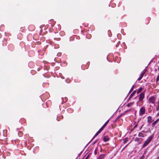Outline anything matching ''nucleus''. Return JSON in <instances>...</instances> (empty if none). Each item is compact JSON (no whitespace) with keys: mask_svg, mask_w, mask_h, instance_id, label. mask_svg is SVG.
<instances>
[{"mask_svg":"<svg viewBox=\"0 0 159 159\" xmlns=\"http://www.w3.org/2000/svg\"><path fill=\"white\" fill-rule=\"evenodd\" d=\"M153 137L154 134H153L148 137L147 139L145 141L144 143L142 146V148H143L147 146L151 141Z\"/></svg>","mask_w":159,"mask_h":159,"instance_id":"nucleus-1","label":"nucleus"},{"mask_svg":"<svg viewBox=\"0 0 159 159\" xmlns=\"http://www.w3.org/2000/svg\"><path fill=\"white\" fill-rule=\"evenodd\" d=\"M146 109L143 107H142L140 109L139 115L140 116H142L145 113Z\"/></svg>","mask_w":159,"mask_h":159,"instance_id":"nucleus-2","label":"nucleus"},{"mask_svg":"<svg viewBox=\"0 0 159 159\" xmlns=\"http://www.w3.org/2000/svg\"><path fill=\"white\" fill-rule=\"evenodd\" d=\"M139 100L143 101L145 97V94L143 92L141 93L139 95Z\"/></svg>","mask_w":159,"mask_h":159,"instance_id":"nucleus-3","label":"nucleus"},{"mask_svg":"<svg viewBox=\"0 0 159 159\" xmlns=\"http://www.w3.org/2000/svg\"><path fill=\"white\" fill-rule=\"evenodd\" d=\"M149 102L150 103L154 104L155 103V98L154 96H152L149 98Z\"/></svg>","mask_w":159,"mask_h":159,"instance_id":"nucleus-4","label":"nucleus"},{"mask_svg":"<svg viewBox=\"0 0 159 159\" xmlns=\"http://www.w3.org/2000/svg\"><path fill=\"white\" fill-rule=\"evenodd\" d=\"M110 139V138L108 136H105L104 137L103 140L105 142L108 141Z\"/></svg>","mask_w":159,"mask_h":159,"instance_id":"nucleus-5","label":"nucleus"},{"mask_svg":"<svg viewBox=\"0 0 159 159\" xmlns=\"http://www.w3.org/2000/svg\"><path fill=\"white\" fill-rule=\"evenodd\" d=\"M143 103V101H139H139L137 102V106H140L142 105Z\"/></svg>","mask_w":159,"mask_h":159,"instance_id":"nucleus-6","label":"nucleus"},{"mask_svg":"<svg viewBox=\"0 0 159 159\" xmlns=\"http://www.w3.org/2000/svg\"><path fill=\"white\" fill-rule=\"evenodd\" d=\"M147 122L150 123L152 122V118L151 116H149L147 117Z\"/></svg>","mask_w":159,"mask_h":159,"instance_id":"nucleus-7","label":"nucleus"},{"mask_svg":"<svg viewBox=\"0 0 159 159\" xmlns=\"http://www.w3.org/2000/svg\"><path fill=\"white\" fill-rule=\"evenodd\" d=\"M136 90H134L132 93L130 95L129 97V98H131L136 93Z\"/></svg>","mask_w":159,"mask_h":159,"instance_id":"nucleus-8","label":"nucleus"},{"mask_svg":"<svg viewBox=\"0 0 159 159\" xmlns=\"http://www.w3.org/2000/svg\"><path fill=\"white\" fill-rule=\"evenodd\" d=\"M109 121V120H107L105 123L103 125L102 127V128L103 129L107 125V124L108 123V122Z\"/></svg>","mask_w":159,"mask_h":159,"instance_id":"nucleus-9","label":"nucleus"},{"mask_svg":"<svg viewBox=\"0 0 159 159\" xmlns=\"http://www.w3.org/2000/svg\"><path fill=\"white\" fill-rule=\"evenodd\" d=\"M138 136L139 137H144V134L142 132H139V133L138 134Z\"/></svg>","mask_w":159,"mask_h":159,"instance_id":"nucleus-10","label":"nucleus"},{"mask_svg":"<svg viewBox=\"0 0 159 159\" xmlns=\"http://www.w3.org/2000/svg\"><path fill=\"white\" fill-rule=\"evenodd\" d=\"M104 154H102L99 156L98 159H103L104 158Z\"/></svg>","mask_w":159,"mask_h":159,"instance_id":"nucleus-11","label":"nucleus"},{"mask_svg":"<svg viewBox=\"0 0 159 159\" xmlns=\"http://www.w3.org/2000/svg\"><path fill=\"white\" fill-rule=\"evenodd\" d=\"M145 72H146V71L145 70V71L143 70V71H142L141 72V74L140 75V76L141 77H142L143 78V77L144 75L145 74Z\"/></svg>","mask_w":159,"mask_h":159,"instance_id":"nucleus-12","label":"nucleus"},{"mask_svg":"<svg viewBox=\"0 0 159 159\" xmlns=\"http://www.w3.org/2000/svg\"><path fill=\"white\" fill-rule=\"evenodd\" d=\"M143 90L142 88H140L137 91V93L139 94Z\"/></svg>","mask_w":159,"mask_h":159,"instance_id":"nucleus-13","label":"nucleus"},{"mask_svg":"<svg viewBox=\"0 0 159 159\" xmlns=\"http://www.w3.org/2000/svg\"><path fill=\"white\" fill-rule=\"evenodd\" d=\"M134 104L133 102H130V103L127 104V106L129 107H131V106Z\"/></svg>","mask_w":159,"mask_h":159,"instance_id":"nucleus-14","label":"nucleus"},{"mask_svg":"<svg viewBox=\"0 0 159 159\" xmlns=\"http://www.w3.org/2000/svg\"><path fill=\"white\" fill-rule=\"evenodd\" d=\"M159 119H157L156 120H155L154 122L152 123V125H154L155 124H156L159 121Z\"/></svg>","mask_w":159,"mask_h":159,"instance_id":"nucleus-15","label":"nucleus"},{"mask_svg":"<svg viewBox=\"0 0 159 159\" xmlns=\"http://www.w3.org/2000/svg\"><path fill=\"white\" fill-rule=\"evenodd\" d=\"M124 143H126L128 141V139L127 138H126L123 139Z\"/></svg>","mask_w":159,"mask_h":159,"instance_id":"nucleus-16","label":"nucleus"},{"mask_svg":"<svg viewBox=\"0 0 159 159\" xmlns=\"http://www.w3.org/2000/svg\"><path fill=\"white\" fill-rule=\"evenodd\" d=\"M134 85H133L131 87L130 90L129 92V93H130L134 89Z\"/></svg>","mask_w":159,"mask_h":159,"instance_id":"nucleus-17","label":"nucleus"},{"mask_svg":"<svg viewBox=\"0 0 159 159\" xmlns=\"http://www.w3.org/2000/svg\"><path fill=\"white\" fill-rule=\"evenodd\" d=\"M103 129H104L101 127L98 132L100 133Z\"/></svg>","mask_w":159,"mask_h":159,"instance_id":"nucleus-18","label":"nucleus"},{"mask_svg":"<svg viewBox=\"0 0 159 159\" xmlns=\"http://www.w3.org/2000/svg\"><path fill=\"white\" fill-rule=\"evenodd\" d=\"M139 140V139L138 137L134 139V141L136 142L138 141Z\"/></svg>","mask_w":159,"mask_h":159,"instance_id":"nucleus-19","label":"nucleus"},{"mask_svg":"<svg viewBox=\"0 0 159 159\" xmlns=\"http://www.w3.org/2000/svg\"><path fill=\"white\" fill-rule=\"evenodd\" d=\"M100 133L98 132H97L93 137V138H94V137H96Z\"/></svg>","mask_w":159,"mask_h":159,"instance_id":"nucleus-20","label":"nucleus"},{"mask_svg":"<svg viewBox=\"0 0 159 159\" xmlns=\"http://www.w3.org/2000/svg\"><path fill=\"white\" fill-rule=\"evenodd\" d=\"M159 80V75H158L156 78V82H158Z\"/></svg>","mask_w":159,"mask_h":159,"instance_id":"nucleus-21","label":"nucleus"},{"mask_svg":"<svg viewBox=\"0 0 159 159\" xmlns=\"http://www.w3.org/2000/svg\"><path fill=\"white\" fill-rule=\"evenodd\" d=\"M139 122V121H138L137 124L134 125V129H135V128H136L137 127L138 125V123Z\"/></svg>","mask_w":159,"mask_h":159,"instance_id":"nucleus-22","label":"nucleus"},{"mask_svg":"<svg viewBox=\"0 0 159 159\" xmlns=\"http://www.w3.org/2000/svg\"><path fill=\"white\" fill-rule=\"evenodd\" d=\"M159 110V105H158L157 107H156V110L158 111Z\"/></svg>","mask_w":159,"mask_h":159,"instance_id":"nucleus-23","label":"nucleus"},{"mask_svg":"<svg viewBox=\"0 0 159 159\" xmlns=\"http://www.w3.org/2000/svg\"><path fill=\"white\" fill-rule=\"evenodd\" d=\"M142 77L140 76V77L138 79V80H140L142 79Z\"/></svg>","mask_w":159,"mask_h":159,"instance_id":"nucleus-24","label":"nucleus"},{"mask_svg":"<svg viewBox=\"0 0 159 159\" xmlns=\"http://www.w3.org/2000/svg\"><path fill=\"white\" fill-rule=\"evenodd\" d=\"M119 44L118 43L117 44H116V47H117L118 46H119Z\"/></svg>","mask_w":159,"mask_h":159,"instance_id":"nucleus-25","label":"nucleus"},{"mask_svg":"<svg viewBox=\"0 0 159 159\" xmlns=\"http://www.w3.org/2000/svg\"><path fill=\"white\" fill-rule=\"evenodd\" d=\"M128 144H129V143H128V144H127V145H126V146L124 147V148L123 149H122V151L124 149V148H125L127 146Z\"/></svg>","mask_w":159,"mask_h":159,"instance_id":"nucleus-26","label":"nucleus"},{"mask_svg":"<svg viewBox=\"0 0 159 159\" xmlns=\"http://www.w3.org/2000/svg\"><path fill=\"white\" fill-rule=\"evenodd\" d=\"M94 153L95 154H96L97 153V151H96V150H95Z\"/></svg>","mask_w":159,"mask_h":159,"instance_id":"nucleus-27","label":"nucleus"},{"mask_svg":"<svg viewBox=\"0 0 159 159\" xmlns=\"http://www.w3.org/2000/svg\"><path fill=\"white\" fill-rule=\"evenodd\" d=\"M89 158V156L88 155L85 158V159H88Z\"/></svg>","mask_w":159,"mask_h":159,"instance_id":"nucleus-28","label":"nucleus"},{"mask_svg":"<svg viewBox=\"0 0 159 159\" xmlns=\"http://www.w3.org/2000/svg\"><path fill=\"white\" fill-rule=\"evenodd\" d=\"M143 126V125H142V126L141 127H140V129H139V130H141V129H142V128Z\"/></svg>","mask_w":159,"mask_h":159,"instance_id":"nucleus-29","label":"nucleus"},{"mask_svg":"<svg viewBox=\"0 0 159 159\" xmlns=\"http://www.w3.org/2000/svg\"><path fill=\"white\" fill-rule=\"evenodd\" d=\"M158 105H159V101L158 102Z\"/></svg>","mask_w":159,"mask_h":159,"instance_id":"nucleus-30","label":"nucleus"},{"mask_svg":"<svg viewBox=\"0 0 159 159\" xmlns=\"http://www.w3.org/2000/svg\"><path fill=\"white\" fill-rule=\"evenodd\" d=\"M157 115H159V113H158V114H157Z\"/></svg>","mask_w":159,"mask_h":159,"instance_id":"nucleus-31","label":"nucleus"},{"mask_svg":"<svg viewBox=\"0 0 159 159\" xmlns=\"http://www.w3.org/2000/svg\"><path fill=\"white\" fill-rule=\"evenodd\" d=\"M137 97H136L134 99H135Z\"/></svg>","mask_w":159,"mask_h":159,"instance_id":"nucleus-32","label":"nucleus"}]
</instances>
